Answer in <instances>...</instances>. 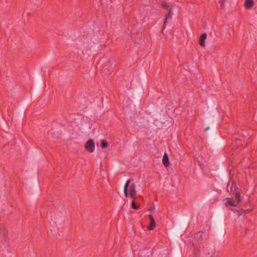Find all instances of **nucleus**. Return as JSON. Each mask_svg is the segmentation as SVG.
<instances>
[{"label": "nucleus", "instance_id": "f257e3e1", "mask_svg": "<svg viewBox=\"0 0 257 257\" xmlns=\"http://www.w3.org/2000/svg\"><path fill=\"white\" fill-rule=\"evenodd\" d=\"M130 182V180H127L124 185L123 191L124 195L126 197L130 196L131 198L135 199L137 196L136 185L135 183L129 185Z\"/></svg>", "mask_w": 257, "mask_h": 257}, {"label": "nucleus", "instance_id": "f03ea898", "mask_svg": "<svg viewBox=\"0 0 257 257\" xmlns=\"http://www.w3.org/2000/svg\"><path fill=\"white\" fill-rule=\"evenodd\" d=\"M235 199L233 200L231 198H227L226 202L225 203V206L226 207H236L237 206L241 201V198L238 193H235Z\"/></svg>", "mask_w": 257, "mask_h": 257}, {"label": "nucleus", "instance_id": "7ed1b4c3", "mask_svg": "<svg viewBox=\"0 0 257 257\" xmlns=\"http://www.w3.org/2000/svg\"><path fill=\"white\" fill-rule=\"evenodd\" d=\"M162 5L164 8L168 10V14L166 15L164 21V25H166L171 18L172 15V6H171L169 3L165 1H163L162 2Z\"/></svg>", "mask_w": 257, "mask_h": 257}, {"label": "nucleus", "instance_id": "20e7f679", "mask_svg": "<svg viewBox=\"0 0 257 257\" xmlns=\"http://www.w3.org/2000/svg\"><path fill=\"white\" fill-rule=\"evenodd\" d=\"M85 148L87 151L90 153L93 152L95 149V144L93 140H89L87 141L86 143Z\"/></svg>", "mask_w": 257, "mask_h": 257}, {"label": "nucleus", "instance_id": "39448f33", "mask_svg": "<svg viewBox=\"0 0 257 257\" xmlns=\"http://www.w3.org/2000/svg\"><path fill=\"white\" fill-rule=\"evenodd\" d=\"M206 38H207V35L206 34H203L202 35H201L199 41V43L200 46H201L202 47H204L205 46V41Z\"/></svg>", "mask_w": 257, "mask_h": 257}, {"label": "nucleus", "instance_id": "423d86ee", "mask_svg": "<svg viewBox=\"0 0 257 257\" xmlns=\"http://www.w3.org/2000/svg\"><path fill=\"white\" fill-rule=\"evenodd\" d=\"M162 162L165 167H168L169 165V158L168 155L166 153H165L163 156Z\"/></svg>", "mask_w": 257, "mask_h": 257}, {"label": "nucleus", "instance_id": "0eeeda50", "mask_svg": "<svg viewBox=\"0 0 257 257\" xmlns=\"http://www.w3.org/2000/svg\"><path fill=\"white\" fill-rule=\"evenodd\" d=\"M149 217L150 219V224L149 227V229L150 230H152L154 229V228H155V221L154 218L153 217V216L152 215H149Z\"/></svg>", "mask_w": 257, "mask_h": 257}, {"label": "nucleus", "instance_id": "6e6552de", "mask_svg": "<svg viewBox=\"0 0 257 257\" xmlns=\"http://www.w3.org/2000/svg\"><path fill=\"white\" fill-rule=\"evenodd\" d=\"M254 5V2L252 0H246L244 4V7L246 9L251 8Z\"/></svg>", "mask_w": 257, "mask_h": 257}, {"label": "nucleus", "instance_id": "1a4fd4ad", "mask_svg": "<svg viewBox=\"0 0 257 257\" xmlns=\"http://www.w3.org/2000/svg\"><path fill=\"white\" fill-rule=\"evenodd\" d=\"M202 157H200L199 156H195L194 157V160L199 165H201Z\"/></svg>", "mask_w": 257, "mask_h": 257}, {"label": "nucleus", "instance_id": "9d476101", "mask_svg": "<svg viewBox=\"0 0 257 257\" xmlns=\"http://www.w3.org/2000/svg\"><path fill=\"white\" fill-rule=\"evenodd\" d=\"M108 146L107 142L105 140H101V147L102 149L106 148Z\"/></svg>", "mask_w": 257, "mask_h": 257}, {"label": "nucleus", "instance_id": "9b49d317", "mask_svg": "<svg viewBox=\"0 0 257 257\" xmlns=\"http://www.w3.org/2000/svg\"><path fill=\"white\" fill-rule=\"evenodd\" d=\"M132 207L134 209H138L139 208V206L138 205L136 204L134 200L132 201Z\"/></svg>", "mask_w": 257, "mask_h": 257}, {"label": "nucleus", "instance_id": "f8f14e48", "mask_svg": "<svg viewBox=\"0 0 257 257\" xmlns=\"http://www.w3.org/2000/svg\"><path fill=\"white\" fill-rule=\"evenodd\" d=\"M224 2H225V0H219V3L221 7H224Z\"/></svg>", "mask_w": 257, "mask_h": 257}, {"label": "nucleus", "instance_id": "ddd939ff", "mask_svg": "<svg viewBox=\"0 0 257 257\" xmlns=\"http://www.w3.org/2000/svg\"><path fill=\"white\" fill-rule=\"evenodd\" d=\"M235 186H232L231 188V190L232 192H234L235 191Z\"/></svg>", "mask_w": 257, "mask_h": 257}, {"label": "nucleus", "instance_id": "4468645a", "mask_svg": "<svg viewBox=\"0 0 257 257\" xmlns=\"http://www.w3.org/2000/svg\"><path fill=\"white\" fill-rule=\"evenodd\" d=\"M209 129V127H207L205 128V131H207Z\"/></svg>", "mask_w": 257, "mask_h": 257}]
</instances>
